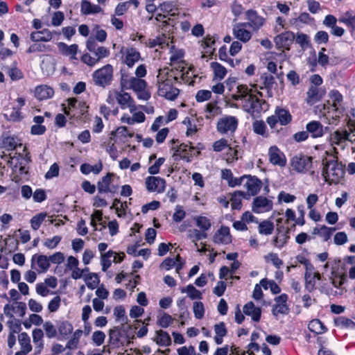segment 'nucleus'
Returning a JSON list of instances; mask_svg holds the SVG:
<instances>
[{"label": "nucleus", "mask_w": 355, "mask_h": 355, "mask_svg": "<svg viewBox=\"0 0 355 355\" xmlns=\"http://www.w3.org/2000/svg\"><path fill=\"white\" fill-rule=\"evenodd\" d=\"M253 130L257 134L260 135L264 137H268V133L266 130V125L265 124L263 121H255L252 123Z\"/></svg>", "instance_id": "4c0bfd02"}, {"label": "nucleus", "mask_w": 355, "mask_h": 355, "mask_svg": "<svg viewBox=\"0 0 355 355\" xmlns=\"http://www.w3.org/2000/svg\"><path fill=\"white\" fill-rule=\"evenodd\" d=\"M86 46L90 53L83 54L81 60L88 66L92 67L110 55V51L107 48L99 46L92 37L87 41Z\"/></svg>", "instance_id": "f03ea898"}, {"label": "nucleus", "mask_w": 355, "mask_h": 355, "mask_svg": "<svg viewBox=\"0 0 355 355\" xmlns=\"http://www.w3.org/2000/svg\"><path fill=\"white\" fill-rule=\"evenodd\" d=\"M291 166L298 173H307L312 167V157L302 154L296 155L291 159Z\"/></svg>", "instance_id": "39448f33"}, {"label": "nucleus", "mask_w": 355, "mask_h": 355, "mask_svg": "<svg viewBox=\"0 0 355 355\" xmlns=\"http://www.w3.org/2000/svg\"><path fill=\"white\" fill-rule=\"evenodd\" d=\"M306 101L309 104L313 105L319 101L324 94L323 90L315 86H311L306 93Z\"/></svg>", "instance_id": "412c9836"}, {"label": "nucleus", "mask_w": 355, "mask_h": 355, "mask_svg": "<svg viewBox=\"0 0 355 355\" xmlns=\"http://www.w3.org/2000/svg\"><path fill=\"white\" fill-rule=\"evenodd\" d=\"M331 99L333 101L332 105L330 107H328L327 113H330V109H333L335 112L341 113L340 111L341 102L343 100L342 95L338 91H331Z\"/></svg>", "instance_id": "2f4dec72"}, {"label": "nucleus", "mask_w": 355, "mask_h": 355, "mask_svg": "<svg viewBox=\"0 0 355 355\" xmlns=\"http://www.w3.org/2000/svg\"><path fill=\"white\" fill-rule=\"evenodd\" d=\"M246 27H248L247 24L243 22L236 24L233 28L234 35L243 42H247L252 37L251 32L248 31Z\"/></svg>", "instance_id": "dca6fc26"}, {"label": "nucleus", "mask_w": 355, "mask_h": 355, "mask_svg": "<svg viewBox=\"0 0 355 355\" xmlns=\"http://www.w3.org/2000/svg\"><path fill=\"white\" fill-rule=\"evenodd\" d=\"M335 324L337 327L340 328L348 327L351 330H355V322L344 317H340L336 319Z\"/></svg>", "instance_id": "de8ad7c7"}, {"label": "nucleus", "mask_w": 355, "mask_h": 355, "mask_svg": "<svg viewBox=\"0 0 355 355\" xmlns=\"http://www.w3.org/2000/svg\"><path fill=\"white\" fill-rule=\"evenodd\" d=\"M243 313L251 316L252 319L255 322L259 321L261 314V309L256 307L252 302H248L243 306Z\"/></svg>", "instance_id": "b1692460"}, {"label": "nucleus", "mask_w": 355, "mask_h": 355, "mask_svg": "<svg viewBox=\"0 0 355 355\" xmlns=\"http://www.w3.org/2000/svg\"><path fill=\"white\" fill-rule=\"evenodd\" d=\"M53 94V89L46 85L37 86L35 89V96L40 101L50 98Z\"/></svg>", "instance_id": "393cba45"}, {"label": "nucleus", "mask_w": 355, "mask_h": 355, "mask_svg": "<svg viewBox=\"0 0 355 355\" xmlns=\"http://www.w3.org/2000/svg\"><path fill=\"white\" fill-rule=\"evenodd\" d=\"M62 237L60 236H54L52 239H46L44 241V245L48 249H54L61 241Z\"/></svg>", "instance_id": "680f3d73"}, {"label": "nucleus", "mask_w": 355, "mask_h": 355, "mask_svg": "<svg viewBox=\"0 0 355 355\" xmlns=\"http://www.w3.org/2000/svg\"><path fill=\"white\" fill-rule=\"evenodd\" d=\"M213 241L219 245H227L232 242V236L230 228L222 226L218 230L213 236Z\"/></svg>", "instance_id": "ddd939ff"}, {"label": "nucleus", "mask_w": 355, "mask_h": 355, "mask_svg": "<svg viewBox=\"0 0 355 355\" xmlns=\"http://www.w3.org/2000/svg\"><path fill=\"white\" fill-rule=\"evenodd\" d=\"M158 9L168 16L175 17L179 15L177 5L173 1H165L159 6Z\"/></svg>", "instance_id": "bb28decb"}, {"label": "nucleus", "mask_w": 355, "mask_h": 355, "mask_svg": "<svg viewBox=\"0 0 355 355\" xmlns=\"http://www.w3.org/2000/svg\"><path fill=\"white\" fill-rule=\"evenodd\" d=\"M272 200L263 196H257L252 202V211L255 213L269 211L272 209Z\"/></svg>", "instance_id": "6e6552de"}, {"label": "nucleus", "mask_w": 355, "mask_h": 355, "mask_svg": "<svg viewBox=\"0 0 355 355\" xmlns=\"http://www.w3.org/2000/svg\"><path fill=\"white\" fill-rule=\"evenodd\" d=\"M182 293H187L189 297L192 300H200L202 299V293L200 291L197 290L192 284L188 285L186 288L181 289Z\"/></svg>", "instance_id": "a19ab883"}, {"label": "nucleus", "mask_w": 355, "mask_h": 355, "mask_svg": "<svg viewBox=\"0 0 355 355\" xmlns=\"http://www.w3.org/2000/svg\"><path fill=\"white\" fill-rule=\"evenodd\" d=\"M243 109L248 113L252 114L255 112H259L261 107V101L254 94L248 96L246 101L243 102Z\"/></svg>", "instance_id": "4468645a"}, {"label": "nucleus", "mask_w": 355, "mask_h": 355, "mask_svg": "<svg viewBox=\"0 0 355 355\" xmlns=\"http://www.w3.org/2000/svg\"><path fill=\"white\" fill-rule=\"evenodd\" d=\"M58 333H73L72 324L67 320H59L57 322Z\"/></svg>", "instance_id": "5fc2aeb1"}, {"label": "nucleus", "mask_w": 355, "mask_h": 355, "mask_svg": "<svg viewBox=\"0 0 355 355\" xmlns=\"http://www.w3.org/2000/svg\"><path fill=\"white\" fill-rule=\"evenodd\" d=\"M134 135L133 133H130L128 132L127 128L125 126H121L118 128L115 131H112L111 132V136L110 137V140H114V138L116 136H121L123 137H132ZM111 141H110V143Z\"/></svg>", "instance_id": "09e8293b"}, {"label": "nucleus", "mask_w": 355, "mask_h": 355, "mask_svg": "<svg viewBox=\"0 0 355 355\" xmlns=\"http://www.w3.org/2000/svg\"><path fill=\"white\" fill-rule=\"evenodd\" d=\"M165 72V71H159L157 76L158 94L168 100L173 101L178 97L180 93L179 89L173 87V84L176 82L173 80H177L178 77L175 76L177 73H172L169 76H167Z\"/></svg>", "instance_id": "f257e3e1"}, {"label": "nucleus", "mask_w": 355, "mask_h": 355, "mask_svg": "<svg viewBox=\"0 0 355 355\" xmlns=\"http://www.w3.org/2000/svg\"><path fill=\"white\" fill-rule=\"evenodd\" d=\"M186 69V67L184 64V63H178L176 67H174L171 69H168V68H164L163 69H159V71H165L166 73L167 74V76H169L170 74L173 73H177L175 76H177V80H173L176 83H181L180 80V74L182 72H183L184 70Z\"/></svg>", "instance_id": "e433bc0d"}, {"label": "nucleus", "mask_w": 355, "mask_h": 355, "mask_svg": "<svg viewBox=\"0 0 355 355\" xmlns=\"http://www.w3.org/2000/svg\"><path fill=\"white\" fill-rule=\"evenodd\" d=\"M236 89V93L241 97L243 103L247 100L248 96L252 94L251 90L248 89L246 85H239L237 86Z\"/></svg>", "instance_id": "bf43d9fd"}, {"label": "nucleus", "mask_w": 355, "mask_h": 355, "mask_svg": "<svg viewBox=\"0 0 355 355\" xmlns=\"http://www.w3.org/2000/svg\"><path fill=\"white\" fill-rule=\"evenodd\" d=\"M275 113V117L278 118L279 123L282 125H286L292 121V116L290 112L285 108L277 107Z\"/></svg>", "instance_id": "a878e982"}, {"label": "nucleus", "mask_w": 355, "mask_h": 355, "mask_svg": "<svg viewBox=\"0 0 355 355\" xmlns=\"http://www.w3.org/2000/svg\"><path fill=\"white\" fill-rule=\"evenodd\" d=\"M238 125V120L235 116H227L220 119L217 123V130L221 134L229 132H234Z\"/></svg>", "instance_id": "423d86ee"}, {"label": "nucleus", "mask_w": 355, "mask_h": 355, "mask_svg": "<svg viewBox=\"0 0 355 355\" xmlns=\"http://www.w3.org/2000/svg\"><path fill=\"white\" fill-rule=\"evenodd\" d=\"M266 261H271L272 263L277 268H280L283 264V261L280 259L276 253L270 252L264 257Z\"/></svg>", "instance_id": "4d7b16f0"}, {"label": "nucleus", "mask_w": 355, "mask_h": 355, "mask_svg": "<svg viewBox=\"0 0 355 355\" xmlns=\"http://www.w3.org/2000/svg\"><path fill=\"white\" fill-rule=\"evenodd\" d=\"M51 51L49 46H46L43 44H40L35 42V44L31 45L27 50V53H35V52H46Z\"/></svg>", "instance_id": "13d9d810"}, {"label": "nucleus", "mask_w": 355, "mask_h": 355, "mask_svg": "<svg viewBox=\"0 0 355 355\" xmlns=\"http://www.w3.org/2000/svg\"><path fill=\"white\" fill-rule=\"evenodd\" d=\"M18 340L22 351L30 352L32 350L30 338L28 336V334H19Z\"/></svg>", "instance_id": "8fccbe9b"}, {"label": "nucleus", "mask_w": 355, "mask_h": 355, "mask_svg": "<svg viewBox=\"0 0 355 355\" xmlns=\"http://www.w3.org/2000/svg\"><path fill=\"white\" fill-rule=\"evenodd\" d=\"M103 169V164L102 162L100 161L98 164L95 165H90L89 164H83L80 166V171L83 174H89L91 172L94 173V174H98Z\"/></svg>", "instance_id": "72a5a7b5"}, {"label": "nucleus", "mask_w": 355, "mask_h": 355, "mask_svg": "<svg viewBox=\"0 0 355 355\" xmlns=\"http://www.w3.org/2000/svg\"><path fill=\"white\" fill-rule=\"evenodd\" d=\"M196 225L202 231L205 232L210 229L211 223L210 220L205 216H197L194 218Z\"/></svg>", "instance_id": "c03bdc74"}, {"label": "nucleus", "mask_w": 355, "mask_h": 355, "mask_svg": "<svg viewBox=\"0 0 355 355\" xmlns=\"http://www.w3.org/2000/svg\"><path fill=\"white\" fill-rule=\"evenodd\" d=\"M260 79L263 87L266 89L271 88L275 83L274 77L272 75L267 73L261 75Z\"/></svg>", "instance_id": "e2e57ef3"}, {"label": "nucleus", "mask_w": 355, "mask_h": 355, "mask_svg": "<svg viewBox=\"0 0 355 355\" xmlns=\"http://www.w3.org/2000/svg\"><path fill=\"white\" fill-rule=\"evenodd\" d=\"M308 134H311L313 138L320 137L324 135L323 126L320 122L312 121L306 124V126Z\"/></svg>", "instance_id": "4be33fe9"}, {"label": "nucleus", "mask_w": 355, "mask_h": 355, "mask_svg": "<svg viewBox=\"0 0 355 355\" xmlns=\"http://www.w3.org/2000/svg\"><path fill=\"white\" fill-rule=\"evenodd\" d=\"M150 320V318H148L145 319L144 321L141 320H136L134 321V324H132V327H134V329L138 330L137 333H147L148 332V328L147 326L148 325V321Z\"/></svg>", "instance_id": "49530a36"}, {"label": "nucleus", "mask_w": 355, "mask_h": 355, "mask_svg": "<svg viewBox=\"0 0 355 355\" xmlns=\"http://www.w3.org/2000/svg\"><path fill=\"white\" fill-rule=\"evenodd\" d=\"M210 65L214 71L215 78L219 80L224 78L227 74V70L223 66L216 62H211Z\"/></svg>", "instance_id": "58836bf2"}, {"label": "nucleus", "mask_w": 355, "mask_h": 355, "mask_svg": "<svg viewBox=\"0 0 355 355\" xmlns=\"http://www.w3.org/2000/svg\"><path fill=\"white\" fill-rule=\"evenodd\" d=\"M346 130H337L330 135V142L331 144L340 145L346 141Z\"/></svg>", "instance_id": "f704fd0d"}, {"label": "nucleus", "mask_w": 355, "mask_h": 355, "mask_svg": "<svg viewBox=\"0 0 355 355\" xmlns=\"http://www.w3.org/2000/svg\"><path fill=\"white\" fill-rule=\"evenodd\" d=\"M274 230V224L269 220H263L259 225V232L261 234L270 235Z\"/></svg>", "instance_id": "79ce46f5"}, {"label": "nucleus", "mask_w": 355, "mask_h": 355, "mask_svg": "<svg viewBox=\"0 0 355 355\" xmlns=\"http://www.w3.org/2000/svg\"><path fill=\"white\" fill-rule=\"evenodd\" d=\"M339 21L345 24L348 27L355 29V14L352 12H346L343 17L339 18Z\"/></svg>", "instance_id": "37998d69"}, {"label": "nucleus", "mask_w": 355, "mask_h": 355, "mask_svg": "<svg viewBox=\"0 0 355 355\" xmlns=\"http://www.w3.org/2000/svg\"><path fill=\"white\" fill-rule=\"evenodd\" d=\"M172 321L173 318L170 315L164 312L159 313L157 316V323L160 327L166 328Z\"/></svg>", "instance_id": "3c124183"}, {"label": "nucleus", "mask_w": 355, "mask_h": 355, "mask_svg": "<svg viewBox=\"0 0 355 355\" xmlns=\"http://www.w3.org/2000/svg\"><path fill=\"white\" fill-rule=\"evenodd\" d=\"M85 280L87 287L92 290L94 289L100 282L98 276L95 273H89Z\"/></svg>", "instance_id": "864d4df0"}, {"label": "nucleus", "mask_w": 355, "mask_h": 355, "mask_svg": "<svg viewBox=\"0 0 355 355\" xmlns=\"http://www.w3.org/2000/svg\"><path fill=\"white\" fill-rule=\"evenodd\" d=\"M35 263L39 267V270H37L39 273L46 272L50 267L49 257L44 254H34L31 259V268L33 269H35Z\"/></svg>", "instance_id": "2eb2a0df"}, {"label": "nucleus", "mask_w": 355, "mask_h": 355, "mask_svg": "<svg viewBox=\"0 0 355 355\" xmlns=\"http://www.w3.org/2000/svg\"><path fill=\"white\" fill-rule=\"evenodd\" d=\"M295 39L296 43H297L302 49H305L308 47V46L309 45V37L307 35L304 33H297Z\"/></svg>", "instance_id": "052dcab7"}, {"label": "nucleus", "mask_w": 355, "mask_h": 355, "mask_svg": "<svg viewBox=\"0 0 355 355\" xmlns=\"http://www.w3.org/2000/svg\"><path fill=\"white\" fill-rule=\"evenodd\" d=\"M172 149L175 150L173 155H179L182 159L189 162L191 161V157L192 156L191 153L189 152L194 150L195 148L191 146V143L190 142L189 145L182 143L178 145L176 147L172 146Z\"/></svg>", "instance_id": "a211bd4d"}, {"label": "nucleus", "mask_w": 355, "mask_h": 355, "mask_svg": "<svg viewBox=\"0 0 355 355\" xmlns=\"http://www.w3.org/2000/svg\"><path fill=\"white\" fill-rule=\"evenodd\" d=\"M110 343L114 347L127 345L130 343V338L127 334H109Z\"/></svg>", "instance_id": "c85d7f7f"}, {"label": "nucleus", "mask_w": 355, "mask_h": 355, "mask_svg": "<svg viewBox=\"0 0 355 355\" xmlns=\"http://www.w3.org/2000/svg\"><path fill=\"white\" fill-rule=\"evenodd\" d=\"M140 59V53L134 48H128L125 51L124 62L132 67Z\"/></svg>", "instance_id": "cd10ccee"}, {"label": "nucleus", "mask_w": 355, "mask_h": 355, "mask_svg": "<svg viewBox=\"0 0 355 355\" xmlns=\"http://www.w3.org/2000/svg\"><path fill=\"white\" fill-rule=\"evenodd\" d=\"M47 214L46 213L42 212L36 214L31 219V226L34 230H37L42 222L45 220Z\"/></svg>", "instance_id": "a18cd8bd"}, {"label": "nucleus", "mask_w": 355, "mask_h": 355, "mask_svg": "<svg viewBox=\"0 0 355 355\" xmlns=\"http://www.w3.org/2000/svg\"><path fill=\"white\" fill-rule=\"evenodd\" d=\"M247 194L244 191H235L230 198L231 206L233 209H241L242 207L241 200L243 197H245Z\"/></svg>", "instance_id": "473e14b6"}, {"label": "nucleus", "mask_w": 355, "mask_h": 355, "mask_svg": "<svg viewBox=\"0 0 355 355\" xmlns=\"http://www.w3.org/2000/svg\"><path fill=\"white\" fill-rule=\"evenodd\" d=\"M131 83L130 89H133L135 92L146 89V81L136 77H131Z\"/></svg>", "instance_id": "603ef678"}, {"label": "nucleus", "mask_w": 355, "mask_h": 355, "mask_svg": "<svg viewBox=\"0 0 355 355\" xmlns=\"http://www.w3.org/2000/svg\"><path fill=\"white\" fill-rule=\"evenodd\" d=\"M153 340L160 346H168L171 343L169 334H156Z\"/></svg>", "instance_id": "6e6d98bb"}, {"label": "nucleus", "mask_w": 355, "mask_h": 355, "mask_svg": "<svg viewBox=\"0 0 355 355\" xmlns=\"http://www.w3.org/2000/svg\"><path fill=\"white\" fill-rule=\"evenodd\" d=\"M146 184L149 191L162 193L165 189L166 181L160 177L150 176L146 178Z\"/></svg>", "instance_id": "f8f14e48"}, {"label": "nucleus", "mask_w": 355, "mask_h": 355, "mask_svg": "<svg viewBox=\"0 0 355 355\" xmlns=\"http://www.w3.org/2000/svg\"><path fill=\"white\" fill-rule=\"evenodd\" d=\"M114 94L117 103L122 109L129 107L131 112L136 109L135 101L128 93L114 90Z\"/></svg>", "instance_id": "1a4fd4ad"}, {"label": "nucleus", "mask_w": 355, "mask_h": 355, "mask_svg": "<svg viewBox=\"0 0 355 355\" xmlns=\"http://www.w3.org/2000/svg\"><path fill=\"white\" fill-rule=\"evenodd\" d=\"M246 19L248 22L247 26L251 27L253 30H259L264 24L265 19L261 16L257 14V12L254 10L250 9L245 12Z\"/></svg>", "instance_id": "9d476101"}, {"label": "nucleus", "mask_w": 355, "mask_h": 355, "mask_svg": "<svg viewBox=\"0 0 355 355\" xmlns=\"http://www.w3.org/2000/svg\"><path fill=\"white\" fill-rule=\"evenodd\" d=\"M113 67L110 64L96 70L92 73L94 84L102 87L111 85L113 80Z\"/></svg>", "instance_id": "20e7f679"}, {"label": "nucleus", "mask_w": 355, "mask_h": 355, "mask_svg": "<svg viewBox=\"0 0 355 355\" xmlns=\"http://www.w3.org/2000/svg\"><path fill=\"white\" fill-rule=\"evenodd\" d=\"M32 41L37 42H49L52 39L51 32L48 29H44L41 31L33 32L31 34Z\"/></svg>", "instance_id": "c756f323"}, {"label": "nucleus", "mask_w": 355, "mask_h": 355, "mask_svg": "<svg viewBox=\"0 0 355 355\" xmlns=\"http://www.w3.org/2000/svg\"><path fill=\"white\" fill-rule=\"evenodd\" d=\"M295 38V37L293 32L286 31L275 37V46L278 49H284L286 50H289Z\"/></svg>", "instance_id": "0eeeda50"}, {"label": "nucleus", "mask_w": 355, "mask_h": 355, "mask_svg": "<svg viewBox=\"0 0 355 355\" xmlns=\"http://www.w3.org/2000/svg\"><path fill=\"white\" fill-rule=\"evenodd\" d=\"M59 51L64 55H71V59H76V55L78 51V45L74 44L68 46L64 42H59L58 44Z\"/></svg>", "instance_id": "7c9ffc66"}, {"label": "nucleus", "mask_w": 355, "mask_h": 355, "mask_svg": "<svg viewBox=\"0 0 355 355\" xmlns=\"http://www.w3.org/2000/svg\"><path fill=\"white\" fill-rule=\"evenodd\" d=\"M245 180L243 186L247 189V196L257 195L262 187V182L257 177L251 175H246Z\"/></svg>", "instance_id": "9b49d317"}, {"label": "nucleus", "mask_w": 355, "mask_h": 355, "mask_svg": "<svg viewBox=\"0 0 355 355\" xmlns=\"http://www.w3.org/2000/svg\"><path fill=\"white\" fill-rule=\"evenodd\" d=\"M178 355H198L193 346H183L177 349Z\"/></svg>", "instance_id": "774afa93"}, {"label": "nucleus", "mask_w": 355, "mask_h": 355, "mask_svg": "<svg viewBox=\"0 0 355 355\" xmlns=\"http://www.w3.org/2000/svg\"><path fill=\"white\" fill-rule=\"evenodd\" d=\"M308 328L311 333H323L327 331L326 327L318 319L311 320L309 323Z\"/></svg>", "instance_id": "ea45409f"}, {"label": "nucleus", "mask_w": 355, "mask_h": 355, "mask_svg": "<svg viewBox=\"0 0 355 355\" xmlns=\"http://www.w3.org/2000/svg\"><path fill=\"white\" fill-rule=\"evenodd\" d=\"M269 160L274 165L284 166L286 161L284 155L275 146H271L268 150Z\"/></svg>", "instance_id": "f3484780"}, {"label": "nucleus", "mask_w": 355, "mask_h": 355, "mask_svg": "<svg viewBox=\"0 0 355 355\" xmlns=\"http://www.w3.org/2000/svg\"><path fill=\"white\" fill-rule=\"evenodd\" d=\"M322 164V175L329 184H337L343 177L345 171L343 165L335 157L324 158Z\"/></svg>", "instance_id": "7ed1b4c3"}, {"label": "nucleus", "mask_w": 355, "mask_h": 355, "mask_svg": "<svg viewBox=\"0 0 355 355\" xmlns=\"http://www.w3.org/2000/svg\"><path fill=\"white\" fill-rule=\"evenodd\" d=\"M80 11L83 15L97 14L102 11L100 6L92 4L88 0H82L80 3Z\"/></svg>", "instance_id": "5701e85b"}, {"label": "nucleus", "mask_w": 355, "mask_h": 355, "mask_svg": "<svg viewBox=\"0 0 355 355\" xmlns=\"http://www.w3.org/2000/svg\"><path fill=\"white\" fill-rule=\"evenodd\" d=\"M193 313L195 317L198 319H200L203 317L205 309L204 305L201 302H195L193 303Z\"/></svg>", "instance_id": "0e129e2a"}, {"label": "nucleus", "mask_w": 355, "mask_h": 355, "mask_svg": "<svg viewBox=\"0 0 355 355\" xmlns=\"http://www.w3.org/2000/svg\"><path fill=\"white\" fill-rule=\"evenodd\" d=\"M314 40L317 44H326L329 41V35L326 31H320L315 35Z\"/></svg>", "instance_id": "69168bd1"}, {"label": "nucleus", "mask_w": 355, "mask_h": 355, "mask_svg": "<svg viewBox=\"0 0 355 355\" xmlns=\"http://www.w3.org/2000/svg\"><path fill=\"white\" fill-rule=\"evenodd\" d=\"M49 263L60 264L64 261V255L61 252H56L49 257Z\"/></svg>", "instance_id": "338daca9"}, {"label": "nucleus", "mask_w": 355, "mask_h": 355, "mask_svg": "<svg viewBox=\"0 0 355 355\" xmlns=\"http://www.w3.org/2000/svg\"><path fill=\"white\" fill-rule=\"evenodd\" d=\"M4 116L8 120L12 121H19L22 119L19 107H16L7 109Z\"/></svg>", "instance_id": "c9c22d12"}, {"label": "nucleus", "mask_w": 355, "mask_h": 355, "mask_svg": "<svg viewBox=\"0 0 355 355\" xmlns=\"http://www.w3.org/2000/svg\"><path fill=\"white\" fill-rule=\"evenodd\" d=\"M112 173H108L106 175L103 176L100 181L97 183V189L100 193H115L117 191V188L115 190L111 189Z\"/></svg>", "instance_id": "6ab92c4d"}, {"label": "nucleus", "mask_w": 355, "mask_h": 355, "mask_svg": "<svg viewBox=\"0 0 355 355\" xmlns=\"http://www.w3.org/2000/svg\"><path fill=\"white\" fill-rule=\"evenodd\" d=\"M19 139L14 135H3L0 147L9 151L15 149L18 146H21Z\"/></svg>", "instance_id": "aec40b11"}]
</instances>
